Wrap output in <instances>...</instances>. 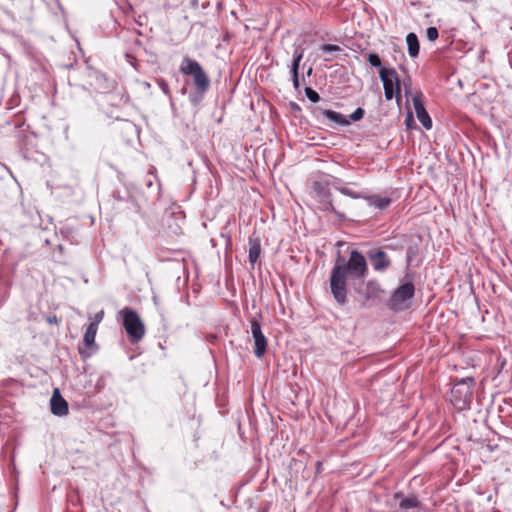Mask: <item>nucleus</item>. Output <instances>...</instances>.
<instances>
[{
  "label": "nucleus",
  "mask_w": 512,
  "mask_h": 512,
  "mask_svg": "<svg viewBox=\"0 0 512 512\" xmlns=\"http://www.w3.org/2000/svg\"><path fill=\"white\" fill-rule=\"evenodd\" d=\"M79 353L80 355L82 356V358H88L90 356V353L86 352V350H83L81 348H79Z\"/></svg>",
  "instance_id": "473e14b6"
},
{
  "label": "nucleus",
  "mask_w": 512,
  "mask_h": 512,
  "mask_svg": "<svg viewBox=\"0 0 512 512\" xmlns=\"http://www.w3.org/2000/svg\"><path fill=\"white\" fill-rule=\"evenodd\" d=\"M313 113L318 120H321L326 126L332 129L350 125L349 119L340 112L316 107Z\"/></svg>",
  "instance_id": "6e6552de"
},
{
  "label": "nucleus",
  "mask_w": 512,
  "mask_h": 512,
  "mask_svg": "<svg viewBox=\"0 0 512 512\" xmlns=\"http://www.w3.org/2000/svg\"><path fill=\"white\" fill-rule=\"evenodd\" d=\"M439 36L438 29L436 27H429L426 31V37L429 41L434 42Z\"/></svg>",
  "instance_id": "bb28decb"
},
{
  "label": "nucleus",
  "mask_w": 512,
  "mask_h": 512,
  "mask_svg": "<svg viewBox=\"0 0 512 512\" xmlns=\"http://www.w3.org/2000/svg\"><path fill=\"white\" fill-rule=\"evenodd\" d=\"M341 183H342L341 179L334 177L333 181L330 182V187L334 188V185H342Z\"/></svg>",
  "instance_id": "7c9ffc66"
},
{
  "label": "nucleus",
  "mask_w": 512,
  "mask_h": 512,
  "mask_svg": "<svg viewBox=\"0 0 512 512\" xmlns=\"http://www.w3.org/2000/svg\"><path fill=\"white\" fill-rule=\"evenodd\" d=\"M119 314L123 317V327L131 341H140L145 335V326L138 313L129 307H125Z\"/></svg>",
  "instance_id": "39448f33"
},
{
  "label": "nucleus",
  "mask_w": 512,
  "mask_h": 512,
  "mask_svg": "<svg viewBox=\"0 0 512 512\" xmlns=\"http://www.w3.org/2000/svg\"><path fill=\"white\" fill-rule=\"evenodd\" d=\"M51 412L55 416H66L69 412L67 401L61 396L58 389H55L50 399Z\"/></svg>",
  "instance_id": "f8f14e48"
},
{
  "label": "nucleus",
  "mask_w": 512,
  "mask_h": 512,
  "mask_svg": "<svg viewBox=\"0 0 512 512\" xmlns=\"http://www.w3.org/2000/svg\"><path fill=\"white\" fill-rule=\"evenodd\" d=\"M305 95L313 103H317L320 100L318 92L312 89L311 87L305 88Z\"/></svg>",
  "instance_id": "b1692460"
},
{
  "label": "nucleus",
  "mask_w": 512,
  "mask_h": 512,
  "mask_svg": "<svg viewBox=\"0 0 512 512\" xmlns=\"http://www.w3.org/2000/svg\"><path fill=\"white\" fill-rule=\"evenodd\" d=\"M103 317H104V311L101 310L94 315L93 320L90 322V324H95V328L98 329V326H99L100 322L103 320Z\"/></svg>",
  "instance_id": "cd10ccee"
},
{
  "label": "nucleus",
  "mask_w": 512,
  "mask_h": 512,
  "mask_svg": "<svg viewBox=\"0 0 512 512\" xmlns=\"http://www.w3.org/2000/svg\"><path fill=\"white\" fill-rule=\"evenodd\" d=\"M97 328H95V324H89L84 336H83V343L87 349L93 350L96 348L95 344V338L97 334Z\"/></svg>",
  "instance_id": "f3484780"
},
{
  "label": "nucleus",
  "mask_w": 512,
  "mask_h": 512,
  "mask_svg": "<svg viewBox=\"0 0 512 512\" xmlns=\"http://www.w3.org/2000/svg\"><path fill=\"white\" fill-rule=\"evenodd\" d=\"M368 272L365 256L358 250L350 252L349 259L339 256L330 274V290L339 305L347 301V280L363 281Z\"/></svg>",
  "instance_id": "f257e3e1"
},
{
  "label": "nucleus",
  "mask_w": 512,
  "mask_h": 512,
  "mask_svg": "<svg viewBox=\"0 0 512 512\" xmlns=\"http://www.w3.org/2000/svg\"><path fill=\"white\" fill-rule=\"evenodd\" d=\"M394 500L398 502V506L401 510L408 511L410 509H416L421 506L418 497L414 494L404 496L402 492L394 494Z\"/></svg>",
  "instance_id": "4468645a"
},
{
  "label": "nucleus",
  "mask_w": 512,
  "mask_h": 512,
  "mask_svg": "<svg viewBox=\"0 0 512 512\" xmlns=\"http://www.w3.org/2000/svg\"><path fill=\"white\" fill-rule=\"evenodd\" d=\"M364 114H365V111L363 108L361 107H358L353 113L350 114L349 117H347L349 119V121H354V122H357V121H360L363 117H364Z\"/></svg>",
  "instance_id": "a878e982"
},
{
  "label": "nucleus",
  "mask_w": 512,
  "mask_h": 512,
  "mask_svg": "<svg viewBox=\"0 0 512 512\" xmlns=\"http://www.w3.org/2000/svg\"><path fill=\"white\" fill-rule=\"evenodd\" d=\"M261 253V243L258 238H250L249 239V253L248 259L251 265H254Z\"/></svg>",
  "instance_id": "dca6fc26"
},
{
  "label": "nucleus",
  "mask_w": 512,
  "mask_h": 512,
  "mask_svg": "<svg viewBox=\"0 0 512 512\" xmlns=\"http://www.w3.org/2000/svg\"><path fill=\"white\" fill-rule=\"evenodd\" d=\"M113 197L115 200L120 201V202L127 201L130 198L129 196H127V197L121 196L119 192H114Z\"/></svg>",
  "instance_id": "c85d7f7f"
},
{
  "label": "nucleus",
  "mask_w": 512,
  "mask_h": 512,
  "mask_svg": "<svg viewBox=\"0 0 512 512\" xmlns=\"http://www.w3.org/2000/svg\"><path fill=\"white\" fill-rule=\"evenodd\" d=\"M415 286L409 281L398 286L392 293L388 306L393 311H401L406 308V303L414 296Z\"/></svg>",
  "instance_id": "0eeeda50"
},
{
  "label": "nucleus",
  "mask_w": 512,
  "mask_h": 512,
  "mask_svg": "<svg viewBox=\"0 0 512 512\" xmlns=\"http://www.w3.org/2000/svg\"><path fill=\"white\" fill-rule=\"evenodd\" d=\"M367 61L373 67H377V68H380V69H381V67H383L381 59H380L379 55L376 54V53H369L368 56H367Z\"/></svg>",
  "instance_id": "4be33fe9"
},
{
  "label": "nucleus",
  "mask_w": 512,
  "mask_h": 512,
  "mask_svg": "<svg viewBox=\"0 0 512 512\" xmlns=\"http://www.w3.org/2000/svg\"><path fill=\"white\" fill-rule=\"evenodd\" d=\"M384 292V289H382L377 280H369L363 291H359L366 301L372 302L380 301Z\"/></svg>",
  "instance_id": "9b49d317"
},
{
  "label": "nucleus",
  "mask_w": 512,
  "mask_h": 512,
  "mask_svg": "<svg viewBox=\"0 0 512 512\" xmlns=\"http://www.w3.org/2000/svg\"><path fill=\"white\" fill-rule=\"evenodd\" d=\"M48 322H49V323H56V322H57V318H56V316H53V317L48 318Z\"/></svg>",
  "instance_id": "f704fd0d"
},
{
  "label": "nucleus",
  "mask_w": 512,
  "mask_h": 512,
  "mask_svg": "<svg viewBox=\"0 0 512 512\" xmlns=\"http://www.w3.org/2000/svg\"><path fill=\"white\" fill-rule=\"evenodd\" d=\"M251 334L254 339V354L257 358H262L267 349V339L262 332L260 322L256 318H252Z\"/></svg>",
  "instance_id": "1a4fd4ad"
},
{
  "label": "nucleus",
  "mask_w": 512,
  "mask_h": 512,
  "mask_svg": "<svg viewBox=\"0 0 512 512\" xmlns=\"http://www.w3.org/2000/svg\"><path fill=\"white\" fill-rule=\"evenodd\" d=\"M183 75H190L193 78V84L200 91H208L210 88V79L202 66L194 59L185 56L179 67Z\"/></svg>",
  "instance_id": "20e7f679"
},
{
  "label": "nucleus",
  "mask_w": 512,
  "mask_h": 512,
  "mask_svg": "<svg viewBox=\"0 0 512 512\" xmlns=\"http://www.w3.org/2000/svg\"><path fill=\"white\" fill-rule=\"evenodd\" d=\"M364 199L368 202L369 206H373L379 210L386 209L392 202L391 198L382 197L379 195H366L365 194Z\"/></svg>",
  "instance_id": "2eb2a0df"
},
{
  "label": "nucleus",
  "mask_w": 512,
  "mask_h": 512,
  "mask_svg": "<svg viewBox=\"0 0 512 512\" xmlns=\"http://www.w3.org/2000/svg\"><path fill=\"white\" fill-rule=\"evenodd\" d=\"M186 91H187L186 88H182V90H181L182 94H185Z\"/></svg>",
  "instance_id": "58836bf2"
},
{
  "label": "nucleus",
  "mask_w": 512,
  "mask_h": 512,
  "mask_svg": "<svg viewBox=\"0 0 512 512\" xmlns=\"http://www.w3.org/2000/svg\"><path fill=\"white\" fill-rule=\"evenodd\" d=\"M207 91H200L195 88L194 91L190 92L189 94V101L193 106H198L201 101L204 99L205 94Z\"/></svg>",
  "instance_id": "412c9836"
},
{
  "label": "nucleus",
  "mask_w": 512,
  "mask_h": 512,
  "mask_svg": "<svg viewBox=\"0 0 512 512\" xmlns=\"http://www.w3.org/2000/svg\"><path fill=\"white\" fill-rule=\"evenodd\" d=\"M145 87H150V84L148 82H144Z\"/></svg>",
  "instance_id": "4c0bfd02"
},
{
  "label": "nucleus",
  "mask_w": 512,
  "mask_h": 512,
  "mask_svg": "<svg viewBox=\"0 0 512 512\" xmlns=\"http://www.w3.org/2000/svg\"><path fill=\"white\" fill-rule=\"evenodd\" d=\"M411 257H412V250H411V248H409V249H408V252H407V262H408V263L410 262Z\"/></svg>",
  "instance_id": "72a5a7b5"
},
{
  "label": "nucleus",
  "mask_w": 512,
  "mask_h": 512,
  "mask_svg": "<svg viewBox=\"0 0 512 512\" xmlns=\"http://www.w3.org/2000/svg\"><path fill=\"white\" fill-rule=\"evenodd\" d=\"M334 189L338 192H340L342 195L348 196L352 199H364L365 193L364 192H358L353 189H350L347 186L344 185H334Z\"/></svg>",
  "instance_id": "aec40b11"
},
{
  "label": "nucleus",
  "mask_w": 512,
  "mask_h": 512,
  "mask_svg": "<svg viewBox=\"0 0 512 512\" xmlns=\"http://www.w3.org/2000/svg\"><path fill=\"white\" fill-rule=\"evenodd\" d=\"M320 469H321V463H320V462H318V463H317V471H319Z\"/></svg>",
  "instance_id": "e433bc0d"
},
{
  "label": "nucleus",
  "mask_w": 512,
  "mask_h": 512,
  "mask_svg": "<svg viewBox=\"0 0 512 512\" xmlns=\"http://www.w3.org/2000/svg\"><path fill=\"white\" fill-rule=\"evenodd\" d=\"M406 43L408 47V54L410 57H417L419 54V41L415 33H409L406 37Z\"/></svg>",
  "instance_id": "a211bd4d"
},
{
  "label": "nucleus",
  "mask_w": 512,
  "mask_h": 512,
  "mask_svg": "<svg viewBox=\"0 0 512 512\" xmlns=\"http://www.w3.org/2000/svg\"><path fill=\"white\" fill-rule=\"evenodd\" d=\"M304 50L301 47H297L293 53V60L290 65L291 76L299 75L300 63L303 59Z\"/></svg>",
  "instance_id": "6ab92c4d"
},
{
  "label": "nucleus",
  "mask_w": 512,
  "mask_h": 512,
  "mask_svg": "<svg viewBox=\"0 0 512 512\" xmlns=\"http://www.w3.org/2000/svg\"><path fill=\"white\" fill-rule=\"evenodd\" d=\"M474 379L472 377L457 380L451 389V402L458 410L470 407L473 398Z\"/></svg>",
  "instance_id": "7ed1b4c3"
},
{
  "label": "nucleus",
  "mask_w": 512,
  "mask_h": 512,
  "mask_svg": "<svg viewBox=\"0 0 512 512\" xmlns=\"http://www.w3.org/2000/svg\"><path fill=\"white\" fill-rule=\"evenodd\" d=\"M414 110L419 122L422 126L430 130L432 128V120L419 96H413L412 98Z\"/></svg>",
  "instance_id": "ddd939ff"
},
{
  "label": "nucleus",
  "mask_w": 512,
  "mask_h": 512,
  "mask_svg": "<svg viewBox=\"0 0 512 512\" xmlns=\"http://www.w3.org/2000/svg\"><path fill=\"white\" fill-rule=\"evenodd\" d=\"M312 71H313V69H312V67H310V68L308 69V71H306L307 76H311Z\"/></svg>",
  "instance_id": "c9c22d12"
},
{
  "label": "nucleus",
  "mask_w": 512,
  "mask_h": 512,
  "mask_svg": "<svg viewBox=\"0 0 512 512\" xmlns=\"http://www.w3.org/2000/svg\"><path fill=\"white\" fill-rule=\"evenodd\" d=\"M379 77L383 83L385 99L389 101L395 97L399 102L401 85L395 69L381 67Z\"/></svg>",
  "instance_id": "423d86ee"
},
{
  "label": "nucleus",
  "mask_w": 512,
  "mask_h": 512,
  "mask_svg": "<svg viewBox=\"0 0 512 512\" xmlns=\"http://www.w3.org/2000/svg\"><path fill=\"white\" fill-rule=\"evenodd\" d=\"M413 121V117H412V113H408L406 119H405V123L407 125V127H410V123Z\"/></svg>",
  "instance_id": "2f4dec72"
},
{
  "label": "nucleus",
  "mask_w": 512,
  "mask_h": 512,
  "mask_svg": "<svg viewBox=\"0 0 512 512\" xmlns=\"http://www.w3.org/2000/svg\"><path fill=\"white\" fill-rule=\"evenodd\" d=\"M367 257L376 272L386 271L392 263L387 253L380 248L368 250Z\"/></svg>",
  "instance_id": "9d476101"
},
{
  "label": "nucleus",
  "mask_w": 512,
  "mask_h": 512,
  "mask_svg": "<svg viewBox=\"0 0 512 512\" xmlns=\"http://www.w3.org/2000/svg\"><path fill=\"white\" fill-rule=\"evenodd\" d=\"M312 193L316 200L318 210L325 213H332L340 220L345 219V215L338 211L333 204L332 193L330 191V181H314L312 184Z\"/></svg>",
  "instance_id": "f03ea898"
},
{
  "label": "nucleus",
  "mask_w": 512,
  "mask_h": 512,
  "mask_svg": "<svg viewBox=\"0 0 512 512\" xmlns=\"http://www.w3.org/2000/svg\"><path fill=\"white\" fill-rule=\"evenodd\" d=\"M320 50L324 53V54H332L334 52H339L341 51V48L338 46V45H334V44H322L320 46Z\"/></svg>",
  "instance_id": "393cba45"
},
{
  "label": "nucleus",
  "mask_w": 512,
  "mask_h": 512,
  "mask_svg": "<svg viewBox=\"0 0 512 512\" xmlns=\"http://www.w3.org/2000/svg\"><path fill=\"white\" fill-rule=\"evenodd\" d=\"M157 84L159 86V88L161 89V91L169 98V99H172V95H171V92H170V88H169V85L168 83L166 82V80H164L163 78H159L157 79Z\"/></svg>",
  "instance_id": "5701e85b"
},
{
  "label": "nucleus",
  "mask_w": 512,
  "mask_h": 512,
  "mask_svg": "<svg viewBox=\"0 0 512 512\" xmlns=\"http://www.w3.org/2000/svg\"><path fill=\"white\" fill-rule=\"evenodd\" d=\"M291 77H292L293 87H294L295 89H299V87H300L299 75L291 76Z\"/></svg>",
  "instance_id": "c756f323"
}]
</instances>
